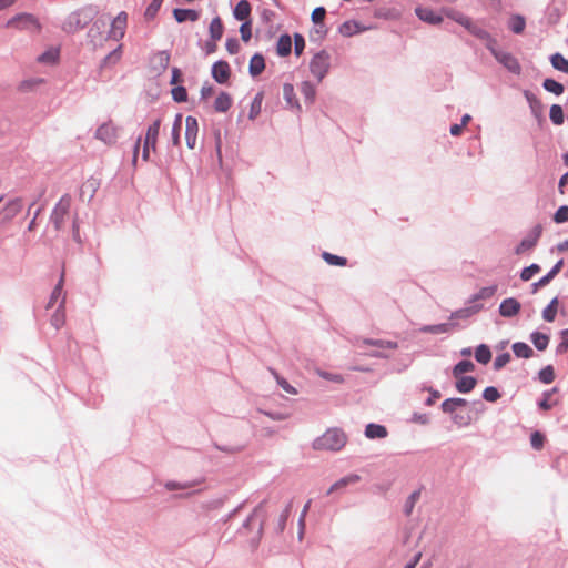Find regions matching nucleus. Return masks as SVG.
Masks as SVG:
<instances>
[{
	"label": "nucleus",
	"instance_id": "nucleus-1",
	"mask_svg": "<svg viewBox=\"0 0 568 568\" xmlns=\"http://www.w3.org/2000/svg\"><path fill=\"white\" fill-rule=\"evenodd\" d=\"M347 443V436L339 428H329L313 442L316 450H341Z\"/></svg>",
	"mask_w": 568,
	"mask_h": 568
},
{
	"label": "nucleus",
	"instance_id": "nucleus-2",
	"mask_svg": "<svg viewBox=\"0 0 568 568\" xmlns=\"http://www.w3.org/2000/svg\"><path fill=\"white\" fill-rule=\"evenodd\" d=\"M92 17L85 9H78L67 16L62 23V30L67 33H75L84 29Z\"/></svg>",
	"mask_w": 568,
	"mask_h": 568
},
{
	"label": "nucleus",
	"instance_id": "nucleus-3",
	"mask_svg": "<svg viewBox=\"0 0 568 568\" xmlns=\"http://www.w3.org/2000/svg\"><path fill=\"white\" fill-rule=\"evenodd\" d=\"M446 16L456 21L457 23H459L460 26H463L464 28H466L471 34L476 36L477 38H488V33L484 29L475 24L470 20V18L464 16L463 13L456 10H447Z\"/></svg>",
	"mask_w": 568,
	"mask_h": 568
},
{
	"label": "nucleus",
	"instance_id": "nucleus-4",
	"mask_svg": "<svg viewBox=\"0 0 568 568\" xmlns=\"http://www.w3.org/2000/svg\"><path fill=\"white\" fill-rule=\"evenodd\" d=\"M129 16L125 11L119 12L111 21L108 38L120 41L124 38L128 28Z\"/></svg>",
	"mask_w": 568,
	"mask_h": 568
},
{
	"label": "nucleus",
	"instance_id": "nucleus-5",
	"mask_svg": "<svg viewBox=\"0 0 568 568\" xmlns=\"http://www.w3.org/2000/svg\"><path fill=\"white\" fill-rule=\"evenodd\" d=\"M9 27H13L19 30H29L32 32H39L41 24L38 19L30 13L19 14L8 21Z\"/></svg>",
	"mask_w": 568,
	"mask_h": 568
},
{
	"label": "nucleus",
	"instance_id": "nucleus-6",
	"mask_svg": "<svg viewBox=\"0 0 568 568\" xmlns=\"http://www.w3.org/2000/svg\"><path fill=\"white\" fill-rule=\"evenodd\" d=\"M329 69V55L325 51L316 53L310 63V70L312 74L322 81Z\"/></svg>",
	"mask_w": 568,
	"mask_h": 568
},
{
	"label": "nucleus",
	"instance_id": "nucleus-7",
	"mask_svg": "<svg viewBox=\"0 0 568 568\" xmlns=\"http://www.w3.org/2000/svg\"><path fill=\"white\" fill-rule=\"evenodd\" d=\"M490 51L493 55L496 58V60L501 63L508 71L518 74L520 72V64L518 60L508 52L496 50L494 48H490Z\"/></svg>",
	"mask_w": 568,
	"mask_h": 568
},
{
	"label": "nucleus",
	"instance_id": "nucleus-8",
	"mask_svg": "<svg viewBox=\"0 0 568 568\" xmlns=\"http://www.w3.org/2000/svg\"><path fill=\"white\" fill-rule=\"evenodd\" d=\"M95 138L105 144L112 145L118 140V128L111 121L105 122L97 129Z\"/></svg>",
	"mask_w": 568,
	"mask_h": 568
},
{
	"label": "nucleus",
	"instance_id": "nucleus-9",
	"mask_svg": "<svg viewBox=\"0 0 568 568\" xmlns=\"http://www.w3.org/2000/svg\"><path fill=\"white\" fill-rule=\"evenodd\" d=\"M199 133V123L194 116H186L185 119V140L190 149H194L196 145V139Z\"/></svg>",
	"mask_w": 568,
	"mask_h": 568
},
{
	"label": "nucleus",
	"instance_id": "nucleus-10",
	"mask_svg": "<svg viewBox=\"0 0 568 568\" xmlns=\"http://www.w3.org/2000/svg\"><path fill=\"white\" fill-rule=\"evenodd\" d=\"M212 77L217 83H226L231 77V69L226 61H217L212 67Z\"/></svg>",
	"mask_w": 568,
	"mask_h": 568
},
{
	"label": "nucleus",
	"instance_id": "nucleus-11",
	"mask_svg": "<svg viewBox=\"0 0 568 568\" xmlns=\"http://www.w3.org/2000/svg\"><path fill=\"white\" fill-rule=\"evenodd\" d=\"M69 209H70V200L69 199L63 197L57 204V206L53 211V214H52V220H53L57 229H60L62 226L64 217L69 213Z\"/></svg>",
	"mask_w": 568,
	"mask_h": 568
},
{
	"label": "nucleus",
	"instance_id": "nucleus-12",
	"mask_svg": "<svg viewBox=\"0 0 568 568\" xmlns=\"http://www.w3.org/2000/svg\"><path fill=\"white\" fill-rule=\"evenodd\" d=\"M520 307L521 305L516 298L509 297L501 302L499 313L504 317H511L519 313Z\"/></svg>",
	"mask_w": 568,
	"mask_h": 568
},
{
	"label": "nucleus",
	"instance_id": "nucleus-13",
	"mask_svg": "<svg viewBox=\"0 0 568 568\" xmlns=\"http://www.w3.org/2000/svg\"><path fill=\"white\" fill-rule=\"evenodd\" d=\"M541 234V227L536 226L534 233L525 237L519 245L516 247V254H523L525 251L532 248Z\"/></svg>",
	"mask_w": 568,
	"mask_h": 568
},
{
	"label": "nucleus",
	"instance_id": "nucleus-14",
	"mask_svg": "<svg viewBox=\"0 0 568 568\" xmlns=\"http://www.w3.org/2000/svg\"><path fill=\"white\" fill-rule=\"evenodd\" d=\"M361 480V476L357 474H349L337 481H335L329 489L327 490V495H331L335 491L342 490L349 485H355Z\"/></svg>",
	"mask_w": 568,
	"mask_h": 568
},
{
	"label": "nucleus",
	"instance_id": "nucleus-15",
	"mask_svg": "<svg viewBox=\"0 0 568 568\" xmlns=\"http://www.w3.org/2000/svg\"><path fill=\"white\" fill-rule=\"evenodd\" d=\"M416 14L417 17L430 24H439L443 21V18L437 14L434 10L430 8H416Z\"/></svg>",
	"mask_w": 568,
	"mask_h": 568
},
{
	"label": "nucleus",
	"instance_id": "nucleus-16",
	"mask_svg": "<svg viewBox=\"0 0 568 568\" xmlns=\"http://www.w3.org/2000/svg\"><path fill=\"white\" fill-rule=\"evenodd\" d=\"M99 181L94 178L88 179L80 189V196L81 199L91 200L93 195L95 194L97 190L99 189Z\"/></svg>",
	"mask_w": 568,
	"mask_h": 568
},
{
	"label": "nucleus",
	"instance_id": "nucleus-17",
	"mask_svg": "<svg viewBox=\"0 0 568 568\" xmlns=\"http://www.w3.org/2000/svg\"><path fill=\"white\" fill-rule=\"evenodd\" d=\"M64 303L65 298L63 297L62 301H60L59 307L51 316L50 322L55 329H60L65 324Z\"/></svg>",
	"mask_w": 568,
	"mask_h": 568
},
{
	"label": "nucleus",
	"instance_id": "nucleus-18",
	"mask_svg": "<svg viewBox=\"0 0 568 568\" xmlns=\"http://www.w3.org/2000/svg\"><path fill=\"white\" fill-rule=\"evenodd\" d=\"M265 69V60L264 57L260 53L254 54L250 60V74L252 77L260 75Z\"/></svg>",
	"mask_w": 568,
	"mask_h": 568
},
{
	"label": "nucleus",
	"instance_id": "nucleus-19",
	"mask_svg": "<svg viewBox=\"0 0 568 568\" xmlns=\"http://www.w3.org/2000/svg\"><path fill=\"white\" fill-rule=\"evenodd\" d=\"M251 14V4L247 0L237 2L234 9V17L240 21H248Z\"/></svg>",
	"mask_w": 568,
	"mask_h": 568
},
{
	"label": "nucleus",
	"instance_id": "nucleus-20",
	"mask_svg": "<svg viewBox=\"0 0 568 568\" xmlns=\"http://www.w3.org/2000/svg\"><path fill=\"white\" fill-rule=\"evenodd\" d=\"M63 284H64V271H62L61 273V276H60V280L58 282V284L55 285V287L53 288L52 293H51V296H50V300L47 304V308H51L54 306V304L58 302L59 298H65V296L63 295Z\"/></svg>",
	"mask_w": 568,
	"mask_h": 568
},
{
	"label": "nucleus",
	"instance_id": "nucleus-21",
	"mask_svg": "<svg viewBox=\"0 0 568 568\" xmlns=\"http://www.w3.org/2000/svg\"><path fill=\"white\" fill-rule=\"evenodd\" d=\"M456 388L459 393H469L476 386V378L473 376H459L456 378Z\"/></svg>",
	"mask_w": 568,
	"mask_h": 568
},
{
	"label": "nucleus",
	"instance_id": "nucleus-22",
	"mask_svg": "<svg viewBox=\"0 0 568 568\" xmlns=\"http://www.w3.org/2000/svg\"><path fill=\"white\" fill-rule=\"evenodd\" d=\"M232 105V98L226 92H221L214 101V110L216 112H226Z\"/></svg>",
	"mask_w": 568,
	"mask_h": 568
},
{
	"label": "nucleus",
	"instance_id": "nucleus-23",
	"mask_svg": "<svg viewBox=\"0 0 568 568\" xmlns=\"http://www.w3.org/2000/svg\"><path fill=\"white\" fill-rule=\"evenodd\" d=\"M173 16L178 22L184 21H196L199 19V13L195 10L191 9H174Z\"/></svg>",
	"mask_w": 568,
	"mask_h": 568
},
{
	"label": "nucleus",
	"instance_id": "nucleus-24",
	"mask_svg": "<svg viewBox=\"0 0 568 568\" xmlns=\"http://www.w3.org/2000/svg\"><path fill=\"white\" fill-rule=\"evenodd\" d=\"M365 435L367 438H385L387 436L386 427L377 424H368L365 429Z\"/></svg>",
	"mask_w": 568,
	"mask_h": 568
},
{
	"label": "nucleus",
	"instance_id": "nucleus-25",
	"mask_svg": "<svg viewBox=\"0 0 568 568\" xmlns=\"http://www.w3.org/2000/svg\"><path fill=\"white\" fill-rule=\"evenodd\" d=\"M292 50V39L288 34H283L280 37L276 45L277 54L281 57H286L291 53Z\"/></svg>",
	"mask_w": 568,
	"mask_h": 568
},
{
	"label": "nucleus",
	"instance_id": "nucleus-26",
	"mask_svg": "<svg viewBox=\"0 0 568 568\" xmlns=\"http://www.w3.org/2000/svg\"><path fill=\"white\" fill-rule=\"evenodd\" d=\"M283 97H284V100L286 101V103L292 106V108H296V109H301L300 104H298V101L295 97V92H294V87L293 84L291 83H285L283 85Z\"/></svg>",
	"mask_w": 568,
	"mask_h": 568
},
{
	"label": "nucleus",
	"instance_id": "nucleus-27",
	"mask_svg": "<svg viewBox=\"0 0 568 568\" xmlns=\"http://www.w3.org/2000/svg\"><path fill=\"white\" fill-rule=\"evenodd\" d=\"M163 3V0H153L145 9L144 11V20L146 22H150L152 20L155 19V17L158 16L160 9H161V6Z\"/></svg>",
	"mask_w": 568,
	"mask_h": 568
},
{
	"label": "nucleus",
	"instance_id": "nucleus-28",
	"mask_svg": "<svg viewBox=\"0 0 568 568\" xmlns=\"http://www.w3.org/2000/svg\"><path fill=\"white\" fill-rule=\"evenodd\" d=\"M223 23L222 20L216 17L210 23V36L212 40L219 41L223 36Z\"/></svg>",
	"mask_w": 568,
	"mask_h": 568
},
{
	"label": "nucleus",
	"instance_id": "nucleus-29",
	"mask_svg": "<svg viewBox=\"0 0 568 568\" xmlns=\"http://www.w3.org/2000/svg\"><path fill=\"white\" fill-rule=\"evenodd\" d=\"M513 351L517 357L521 358H529L532 356L534 353L532 348L526 343H515L513 345Z\"/></svg>",
	"mask_w": 568,
	"mask_h": 568
},
{
	"label": "nucleus",
	"instance_id": "nucleus-30",
	"mask_svg": "<svg viewBox=\"0 0 568 568\" xmlns=\"http://www.w3.org/2000/svg\"><path fill=\"white\" fill-rule=\"evenodd\" d=\"M475 368V365L470 361H462L459 362L453 369V375L455 378H459V376H463V374L473 372Z\"/></svg>",
	"mask_w": 568,
	"mask_h": 568
},
{
	"label": "nucleus",
	"instance_id": "nucleus-31",
	"mask_svg": "<svg viewBox=\"0 0 568 568\" xmlns=\"http://www.w3.org/2000/svg\"><path fill=\"white\" fill-rule=\"evenodd\" d=\"M475 358L481 364H487L491 359V352L488 346L479 345L475 351Z\"/></svg>",
	"mask_w": 568,
	"mask_h": 568
},
{
	"label": "nucleus",
	"instance_id": "nucleus-32",
	"mask_svg": "<svg viewBox=\"0 0 568 568\" xmlns=\"http://www.w3.org/2000/svg\"><path fill=\"white\" fill-rule=\"evenodd\" d=\"M552 67L561 72L568 73V60L560 53H555L550 58Z\"/></svg>",
	"mask_w": 568,
	"mask_h": 568
},
{
	"label": "nucleus",
	"instance_id": "nucleus-33",
	"mask_svg": "<svg viewBox=\"0 0 568 568\" xmlns=\"http://www.w3.org/2000/svg\"><path fill=\"white\" fill-rule=\"evenodd\" d=\"M531 342L537 349L545 351L548 346L549 337L546 334L536 332L531 335Z\"/></svg>",
	"mask_w": 568,
	"mask_h": 568
},
{
	"label": "nucleus",
	"instance_id": "nucleus-34",
	"mask_svg": "<svg viewBox=\"0 0 568 568\" xmlns=\"http://www.w3.org/2000/svg\"><path fill=\"white\" fill-rule=\"evenodd\" d=\"M452 324L449 323H443L437 325H428L424 326L420 331L424 333H430V334H443L448 333L452 329Z\"/></svg>",
	"mask_w": 568,
	"mask_h": 568
},
{
	"label": "nucleus",
	"instance_id": "nucleus-35",
	"mask_svg": "<svg viewBox=\"0 0 568 568\" xmlns=\"http://www.w3.org/2000/svg\"><path fill=\"white\" fill-rule=\"evenodd\" d=\"M526 21L521 16H514L509 20V28L514 33H521L525 30Z\"/></svg>",
	"mask_w": 568,
	"mask_h": 568
},
{
	"label": "nucleus",
	"instance_id": "nucleus-36",
	"mask_svg": "<svg viewBox=\"0 0 568 568\" xmlns=\"http://www.w3.org/2000/svg\"><path fill=\"white\" fill-rule=\"evenodd\" d=\"M550 120L554 124L560 125L564 123V111L558 104H552L549 112Z\"/></svg>",
	"mask_w": 568,
	"mask_h": 568
},
{
	"label": "nucleus",
	"instance_id": "nucleus-37",
	"mask_svg": "<svg viewBox=\"0 0 568 568\" xmlns=\"http://www.w3.org/2000/svg\"><path fill=\"white\" fill-rule=\"evenodd\" d=\"M122 48L123 45L120 44L116 49H114L112 52H110L102 61V67H105L108 64H115L120 61L122 57Z\"/></svg>",
	"mask_w": 568,
	"mask_h": 568
},
{
	"label": "nucleus",
	"instance_id": "nucleus-38",
	"mask_svg": "<svg viewBox=\"0 0 568 568\" xmlns=\"http://www.w3.org/2000/svg\"><path fill=\"white\" fill-rule=\"evenodd\" d=\"M542 85L545 90L555 93L556 95H560L564 92V85L554 79H546Z\"/></svg>",
	"mask_w": 568,
	"mask_h": 568
},
{
	"label": "nucleus",
	"instance_id": "nucleus-39",
	"mask_svg": "<svg viewBox=\"0 0 568 568\" xmlns=\"http://www.w3.org/2000/svg\"><path fill=\"white\" fill-rule=\"evenodd\" d=\"M301 92L307 102L312 103L314 101L315 95H316V90L311 82H308V81L303 82L301 85Z\"/></svg>",
	"mask_w": 568,
	"mask_h": 568
},
{
	"label": "nucleus",
	"instance_id": "nucleus-40",
	"mask_svg": "<svg viewBox=\"0 0 568 568\" xmlns=\"http://www.w3.org/2000/svg\"><path fill=\"white\" fill-rule=\"evenodd\" d=\"M557 298H554L549 305L542 311V318L547 322H554L557 314Z\"/></svg>",
	"mask_w": 568,
	"mask_h": 568
},
{
	"label": "nucleus",
	"instance_id": "nucleus-41",
	"mask_svg": "<svg viewBox=\"0 0 568 568\" xmlns=\"http://www.w3.org/2000/svg\"><path fill=\"white\" fill-rule=\"evenodd\" d=\"M262 101H263V93L260 92L255 95V98L253 99V101L251 103L250 119H255L260 114L261 109H262Z\"/></svg>",
	"mask_w": 568,
	"mask_h": 568
},
{
	"label": "nucleus",
	"instance_id": "nucleus-42",
	"mask_svg": "<svg viewBox=\"0 0 568 568\" xmlns=\"http://www.w3.org/2000/svg\"><path fill=\"white\" fill-rule=\"evenodd\" d=\"M182 129V114H176L172 126V142L174 145L180 144V131Z\"/></svg>",
	"mask_w": 568,
	"mask_h": 568
},
{
	"label": "nucleus",
	"instance_id": "nucleus-43",
	"mask_svg": "<svg viewBox=\"0 0 568 568\" xmlns=\"http://www.w3.org/2000/svg\"><path fill=\"white\" fill-rule=\"evenodd\" d=\"M160 128H161V120L158 119L148 128L145 138L151 142H156L159 132H160Z\"/></svg>",
	"mask_w": 568,
	"mask_h": 568
},
{
	"label": "nucleus",
	"instance_id": "nucleus-44",
	"mask_svg": "<svg viewBox=\"0 0 568 568\" xmlns=\"http://www.w3.org/2000/svg\"><path fill=\"white\" fill-rule=\"evenodd\" d=\"M322 256L325 260V262H327L329 265L345 266L347 263V260L345 257L337 256L328 252H324Z\"/></svg>",
	"mask_w": 568,
	"mask_h": 568
},
{
	"label": "nucleus",
	"instance_id": "nucleus-45",
	"mask_svg": "<svg viewBox=\"0 0 568 568\" xmlns=\"http://www.w3.org/2000/svg\"><path fill=\"white\" fill-rule=\"evenodd\" d=\"M545 440H546V437L544 434H541L540 432L536 430L531 434L530 436V444H531V447L536 450H540L542 449L544 445H545Z\"/></svg>",
	"mask_w": 568,
	"mask_h": 568
},
{
	"label": "nucleus",
	"instance_id": "nucleus-46",
	"mask_svg": "<svg viewBox=\"0 0 568 568\" xmlns=\"http://www.w3.org/2000/svg\"><path fill=\"white\" fill-rule=\"evenodd\" d=\"M496 292H497V286L496 285L483 287L474 296V301L490 298V297H493L495 295Z\"/></svg>",
	"mask_w": 568,
	"mask_h": 568
},
{
	"label": "nucleus",
	"instance_id": "nucleus-47",
	"mask_svg": "<svg viewBox=\"0 0 568 568\" xmlns=\"http://www.w3.org/2000/svg\"><path fill=\"white\" fill-rule=\"evenodd\" d=\"M539 379L545 384H550L555 379L552 366L548 365L539 372Z\"/></svg>",
	"mask_w": 568,
	"mask_h": 568
},
{
	"label": "nucleus",
	"instance_id": "nucleus-48",
	"mask_svg": "<svg viewBox=\"0 0 568 568\" xmlns=\"http://www.w3.org/2000/svg\"><path fill=\"white\" fill-rule=\"evenodd\" d=\"M272 374L275 376L277 384L282 387L283 390H285L288 394L295 395L297 392L296 389L290 385V383L281 377L275 371L271 369Z\"/></svg>",
	"mask_w": 568,
	"mask_h": 568
},
{
	"label": "nucleus",
	"instance_id": "nucleus-49",
	"mask_svg": "<svg viewBox=\"0 0 568 568\" xmlns=\"http://www.w3.org/2000/svg\"><path fill=\"white\" fill-rule=\"evenodd\" d=\"M540 271L538 264H531L528 267H525L520 273V278L525 282L529 281L535 274Z\"/></svg>",
	"mask_w": 568,
	"mask_h": 568
},
{
	"label": "nucleus",
	"instance_id": "nucleus-50",
	"mask_svg": "<svg viewBox=\"0 0 568 568\" xmlns=\"http://www.w3.org/2000/svg\"><path fill=\"white\" fill-rule=\"evenodd\" d=\"M364 343L367 345L378 346L382 348L395 349L397 347L396 343L382 339H365Z\"/></svg>",
	"mask_w": 568,
	"mask_h": 568
},
{
	"label": "nucleus",
	"instance_id": "nucleus-51",
	"mask_svg": "<svg viewBox=\"0 0 568 568\" xmlns=\"http://www.w3.org/2000/svg\"><path fill=\"white\" fill-rule=\"evenodd\" d=\"M241 38L244 42H248L252 37V24L251 21H245L240 27Z\"/></svg>",
	"mask_w": 568,
	"mask_h": 568
},
{
	"label": "nucleus",
	"instance_id": "nucleus-52",
	"mask_svg": "<svg viewBox=\"0 0 568 568\" xmlns=\"http://www.w3.org/2000/svg\"><path fill=\"white\" fill-rule=\"evenodd\" d=\"M554 221L556 223H564V222H567L568 221V206L567 205H562L560 206L555 215H554Z\"/></svg>",
	"mask_w": 568,
	"mask_h": 568
},
{
	"label": "nucleus",
	"instance_id": "nucleus-53",
	"mask_svg": "<svg viewBox=\"0 0 568 568\" xmlns=\"http://www.w3.org/2000/svg\"><path fill=\"white\" fill-rule=\"evenodd\" d=\"M483 397L487 402H496L500 397V394L496 387L489 386V387L485 388V390L483 393Z\"/></svg>",
	"mask_w": 568,
	"mask_h": 568
},
{
	"label": "nucleus",
	"instance_id": "nucleus-54",
	"mask_svg": "<svg viewBox=\"0 0 568 568\" xmlns=\"http://www.w3.org/2000/svg\"><path fill=\"white\" fill-rule=\"evenodd\" d=\"M325 16H326L325 8L324 7H317L312 12V21L315 24H320V23H322L324 21Z\"/></svg>",
	"mask_w": 568,
	"mask_h": 568
},
{
	"label": "nucleus",
	"instance_id": "nucleus-55",
	"mask_svg": "<svg viewBox=\"0 0 568 568\" xmlns=\"http://www.w3.org/2000/svg\"><path fill=\"white\" fill-rule=\"evenodd\" d=\"M305 49V40L303 36L295 33L294 36V51L296 55H301Z\"/></svg>",
	"mask_w": 568,
	"mask_h": 568
},
{
	"label": "nucleus",
	"instance_id": "nucleus-56",
	"mask_svg": "<svg viewBox=\"0 0 568 568\" xmlns=\"http://www.w3.org/2000/svg\"><path fill=\"white\" fill-rule=\"evenodd\" d=\"M173 99L176 102H184L187 99V93L184 87H178L172 90Z\"/></svg>",
	"mask_w": 568,
	"mask_h": 568
},
{
	"label": "nucleus",
	"instance_id": "nucleus-57",
	"mask_svg": "<svg viewBox=\"0 0 568 568\" xmlns=\"http://www.w3.org/2000/svg\"><path fill=\"white\" fill-rule=\"evenodd\" d=\"M478 311V308H463L454 312L452 314V318H467L471 314H475Z\"/></svg>",
	"mask_w": 568,
	"mask_h": 568
},
{
	"label": "nucleus",
	"instance_id": "nucleus-58",
	"mask_svg": "<svg viewBox=\"0 0 568 568\" xmlns=\"http://www.w3.org/2000/svg\"><path fill=\"white\" fill-rule=\"evenodd\" d=\"M510 361V355L508 353L500 354L496 357L494 362V366L496 369L503 368Z\"/></svg>",
	"mask_w": 568,
	"mask_h": 568
},
{
	"label": "nucleus",
	"instance_id": "nucleus-59",
	"mask_svg": "<svg viewBox=\"0 0 568 568\" xmlns=\"http://www.w3.org/2000/svg\"><path fill=\"white\" fill-rule=\"evenodd\" d=\"M58 59L57 51H47L39 57L40 62H55Z\"/></svg>",
	"mask_w": 568,
	"mask_h": 568
},
{
	"label": "nucleus",
	"instance_id": "nucleus-60",
	"mask_svg": "<svg viewBox=\"0 0 568 568\" xmlns=\"http://www.w3.org/2000/svg\"><path fill=\"white\" fill-rule=\"evenodd\" d=\"M21 210V202L19 200H14L10 202L7 206V211L9 212L10 216H14L18 214Z\"/></svg>",
	"mask_w": 568,
	"mask_h": 568
},
{
	"label": "nucleus",
	"instance_id": "nucleus-61",
	"mask_svg": "<svg viewBox=\"0 0 568 568\" xmlns=\"http://www.w3.org/2000/svg\"><path fill=\"white\" fill-rule=\"evenodd\" d=\"M559 353H565L568 349V329L561 332V342L557 347Z\"/></svg>",
	"mask_w": 568,
	"mask_h": 568
},
{
	"label": "nucleus",
	"instance_id": "nucleus-62",
	"mask_svg": "<svg viewBox=\"0 0 568 568\" xmlns=\"http://www.w3.org/2000/svg\"><path fill=\"white\" fill-rule=\"evenodd\" d=\"M225 47L231 54L237 53L240 49L237 40L233 38L226 40Z\"/></svg>",
	"mask_w": 568,
	"mask_h": 568
},
{
	"label": "nucleus",
	"instance_id": "nucleus-63",
	"mask_svg": "<svg viewBox=\"0 0 568 568\" xmlns=\"http://www.w3.org/2000/svg\"><path fill=\"white\" fill-rule=\"evenodd\" d=\"M419 494L417 491L413 493L405 506V511L407 515H409L415 506L416 500L418 499Z\"/></svg>",
	"mask_w": 568,
	"mask_h": 568
},
{
	"label": "nucleus",
	"instance_id": "nucleus-64",
	"mask_svg": "<svg viewBox=\"0 0 568 568\" xmlns=\"http://www.w3.org/2000/svg\"><path fill=\"white\" fill-rule=\"evenodd\" d=\"M442 409L445 413L453 414L457 409V407L454 404L453 399L448 398V399L443 402Z\"/></svg>",
	"mask_w": 568,
	"mask_h": 568
}]
</instances>
